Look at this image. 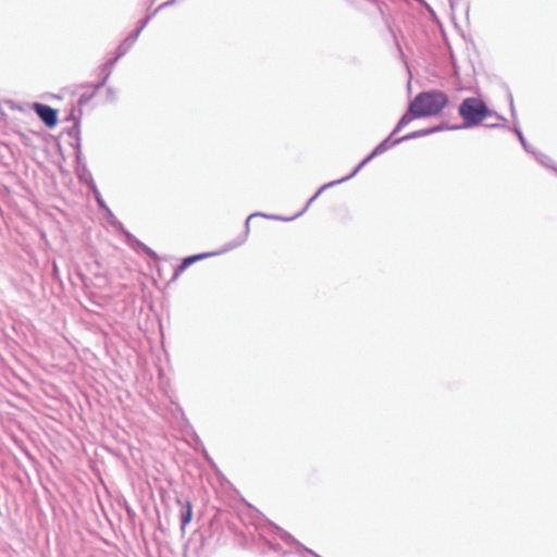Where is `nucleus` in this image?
<instances>
[{"instance_id": "nucleus-2", "label": "nucleus", "mask_w": 557, "mask_h": 557, "mask_svg": "<svg viewBox=\"0 0 557 557\" xmlns=\"http://www.w3.org/2000/svg\"><path fill=\"white\" fill-rule=\"evenodd\" d=\"M459 115L467 127H473L492 116L491 110L480 98H466L459 107Z\"/></svg>"}, {"instance_id": "nucleus-6", "label": "nucleus", "mask_w": 557, "mask_h": 557, "mask_svg": "<svg viewBox=\"0 0 557 557\" xmlns=\"http://www.w3.org/2000/svg\"><path fill=\"white\" fill-rule=\"evenodd\" d=\"M94 194H95V196H96V199H97L98 203H99L101 207H104L103 201H102V199H101V197H100V194H99L96 189H94Z\"/></svg>"}, {"instance_id": "nucleus-7", "label": "nucleus", "mask_w": 557, "mask_h": 557, "mask_svg": "<svg viewBox=\"0 0 557 557\" xmlns=\"http://www.w3.org/2000/svg\"><path fill=\"white\" fill-rule=\"evenodd\" d=\"M253 215H249V218L247 219V222H246V234H248L249 230H248V225H249V222L250 220L252 219Z\"/></svg>"}, {"instance_id": "nucleus-1", "label": "nucleus", "mask_w": 557, "mask_h": 557, "mask_svg": "<svg viewBox=\"0 0 557 557\" xmlns=\"http://www.w3.org/2000/svg\"><path fill=\"white\" fill-rule=\"evenodd\" d=\"M448 97L440 90L420 92L398 123L403 127L414 119L437 115L447 106Z\"/></svg>"}, {"instance_id": "nucleus-3", "label": "nucleus", "mask_w": 557, "mask_h": 557, "mask_svg": "<svg viewBox=\"0 0 557 557\" xmlns=\"http://www.w3.org/2000/svg\"><path fill=\"white\" fill-rule=\"evenodd\" d=\"M33 109L48 127H53L57 125L58 119L57 111L54 109L38 102L33 104Z\"/></svg>"}, {"instance_id": "nucleus-4", "label": "nucleus", "mask_w": 557, "mask_h": 557, "mask_svg": "<svg viewBox=\"0 0 557 557\" xmlns=\"http://www.w3.org/2000/svg\"><path fill=\"white\" fill-rule=\"evenodd\" d=\"M216 252L198 253L183 259L182 263L174 270L173 280H176L190 264L209 257L216 256Z\"/></svg>"}, {"instance_id": "nucleus-5", "label": "nucleus", "mask_w": 557, "mask_h": 557, "mask_svg": "<svg viewBox=\"0 0 557 557\" xmlns=\"http://www.w3.org/2000/svg\"><path fill=\"white\" fill-rule=\"evenodd\" d=\"M185 511L182 512L181 520H182V530L184 531L186 525L191 521L193 519V505L189 500H186L184 504Z\"/></svg>"}, {"instance_id": "nucleus-8", "label": "nucleus", "mask_w": 557, "mask_h": 557, "mask_svg": "<svg viewBox=\"0 0 557 557\" xmlns=\"http://www.w3.org/2000/svg\"><path fill=\"white\" fill-rule=\"evenodd\" d=\"M376 153V151H374L371 156H369L366 160H363V163H367L370 159H372V157Z\"/></svg>"}, {"instance_id": "nucleus-9", "label": "nucleus", "mask_w": 557, "mask_h": 557, "mask_svg": "<svg viewBox=\"0 0 557 557\" xmlns=\"http://www.w3.org/2000/svg\"><path fill=\"white\" fill-rule=\"evenodd\" d=\"M76 159L79 160V147L77 148V156Z\"/></svg>"}]
</instances>
